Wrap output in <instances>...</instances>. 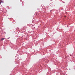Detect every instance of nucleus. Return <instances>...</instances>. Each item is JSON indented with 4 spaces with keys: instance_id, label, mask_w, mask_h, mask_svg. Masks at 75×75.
<instances>
[{
    "instance_id": "1",
    "label": "nucleus",
    "mask_w": 75,
    "mask_h": 75,
    "mask_svg": "<svg viewBox=\"0 0 75 75\" xmlns=\"http://www.w3.org/2000/svg\"><path fill=\"white\" fill-rule=\"evenodd\" d=\"M4 40V38H2L1 39V40L3 41V40Z\"/></svg>"
},
{
    "instance_id": "3",
    "label": "nucleus",
    "mask_w": 75,
    "mask_h": 75,
    "mask_svg": "<svg viewBox=\"0 0 75 75\" xmlns=\"http://www.w3.org/2000/svg\"><path fill=\"white\" fill-rule=\"evenodd\" d=\"M8 39H9V38H8Z\"/></svg>"
},
{
    "instance_id": "2",
    "label": "nucleus",
    "mask_w": 75,
    "mask_h": 75,
    "mask_svg": "<svg viewBox=\"0 0 75 75\" xmlns=\"http://www.w3.org/2000/svg\"><path fill=\"white\" fill-rule=\"evenodd\" d=\"M1 1H0V4H1Z\"/></svg>"
},
{
    "instance_id": "4",
    "label": "nucleus",
    "mask_w": 75,
    "mask_h": 75,
    "mask_svg": "<svg viewBox=\"0 0 75 75\" xmlns=\"http://www.w3.org/2000/svg\"><path fill=\"white\" fill-rule=\"evenodd\" d=\"M64 17H66V16H64Z\"/></svg>"
}]
</instances>
